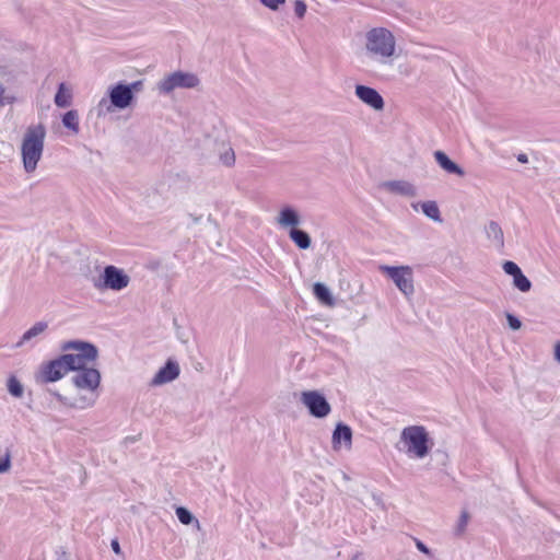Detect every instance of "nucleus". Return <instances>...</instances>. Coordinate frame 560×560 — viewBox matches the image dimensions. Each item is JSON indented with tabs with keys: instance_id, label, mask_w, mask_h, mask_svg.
<instances>
[{
	"instance_id": "nucleus-1",
	"label": "nucleus",
	"mask_w": 560,
	"mask_h": 560,
	"mask_svg": "<svg viewBox=\"0 0 560 560\" xmlns=\"http://www.w3.org/2000/svg\"><path fill=\"white\" fill-rule=\"evenodd\" d=\"M364 54L376 66L392 67L397 58L394 34L385 27L370 30L365 34Z\"/></svg>"
},
{
	"instance_id": "nucleus-2",
	"label": "nucleus",
	"mask_w": 560,
	"mask_h": 560,
	"mask_svg": "<svg viewBox=\"0 0 560 560\" xmlns=\"http://www.w3.org/2000/svg\"><path fill=\"white\" fill-rule=\"evenodd\" d=\"M45 137L46 128L43 124L27 127L21 144L22 161L26 173H33L37 168L44 151Z\"/></svg>"
},
{
	"instance_id": "nucleus-3",
	"label": "nucleus",
	"mask_w": 560,
	"mask_h": 560,
	"mask_svg": "<svg viewBox=\"0 0 560 560\" xmlns=\"http://www.w3.org/2000/svg\"><path fill=\"white\" fill-rule=\"evenodd\" d=\"M61 350L68 369L72 372L81 371V369H90V364L94 363L98 351L95 346L84 341H68L62 343Z\"/></svg>"
},
{
	"instance_id": "nucleus-4",
	"label": "nucleus",
	"mask_w": 560,
	"mask_h": 560,
	"mask_svg": "<svg viewBox=\"0 0 560 560\" xmlns=\"http://www.w3.org/2000/svg\"><path fill=\"white\" fill-rule=\"evenodd\" d=\"M400 441L405 444L409 456L423 458L430 451L429 433L423 425H409L402 429Z\"/></svg>"
},
{
	"instance_id": "nucleus-5",
	"label": "nucleus",
	"mask_w": 560,
	"mask_h": 560,
	"mask_svg": "<svg viewBox=\"0 0 560 560\" xmlns=\"http://www.w3.org/2000/svg\"><path fill=\"white\" fill-rule=\"evenodd\" d=\"M51 394L65 407L79 410L92 408L98 398V390H88L85 387H73L66 394L59 392H51Z\"/></svg>"
},
{
	"instance_id": "nucleus-6",
	"label": "nucleus",
	"mask_w": 560,
	"mask_h": 560,
	"mask_svg": "<svg viewBox=\"0 0 560 560\" xmlns=\"http://www.w3.org/2000/svg\"><path fill=\"white\" fill-rule=\"evenodd\" d=\"M129 283L130 277L122 269L114 265L106 266L100 277L92 279V284L97 291H121Z\"/></svg>"
},
{
	"instance_id": "nucleus-7",
	"label": "nucleus",
	"mask_w": 560,
	"mask_h": 560,
	"mask_svg": "<svg viewBox=\"0 0 560 560\" xmlns=\"http://www.w3.org/2000/svg\"><path fill=\"white\" fill-rule=\"evenodd\" d=\"M200 79L192 72L174 71L164 75L156 84L159 93L168 95L176 89H196Z\"/></svg>"
},
{
	"instance_id": "nucleus-8",
	"label": "nucleus",
	"mask_w": 560,
	"mask_h": 560,
	"mask_svg": "<svg viewBox=\"0 0 560 560\" xmlns=\"http://www.w3.org/2000/svg\"><path fill=\"white\" fill-rule=\"evenodd\" d=\"M380 270L387 275L396 284L398 290L406 296L411 298L415 293L413 272L409 266H381Z\"/></svg>"
},
{
	"instance_id": "nucleus-9",
	"label": "nucleus",
	"mask_w": 560,
	"mask_h": 560,
	"mask_svg": "<svg viewBox=\"0 0 560 560\" xmlns=\"http://www.w3.org/2000/svg\"><path fill=\"white\" fill-rule=\"evenodd\" d=\"M300 400L307 408L311 416L315 418H325L331 411V407L325 396L317 390L302 392Z\"/></svg>"
},
{
	"instance_id": "nucleus-10",
	"label": "nucleus",
	"mask_w": 560,
	"mask_h": 560,
	"mask_svg": "<svg viewBox=\"0 0 560 560\" xmlns=\"http://www.w3.org/2000/svg\"><path fill=\"white\" fill-rule=\"evenodd\" d=\"M70 370L63 357L51 360L40 365L38 373L36 374L37 383H52L62 378Z\"/></svg>"
},
{
	"instance_id": "nucleus-11",
	"label": "nucleus",
	"mask_w": 560,
	"mask_h": 560,
	"mask_svg": "<svg viewBox=\"0 0 560 560\" xmlns=\"http://www.w3.org/2000/svg\"><path fill=\"white\" fill-rule=\"evenodd\" d=\"M73 387H85V389L98 390L101 385V373L95 368L81 369L73 372L71 376Z\"/></svg>"
},
{
	"instance_id": "nucleus-12",
	"label": "nucleus",
	"mask_w": 560,
	"mask_h": 560,
	"mask_svg": "<svg viewBox=\"0 0 560 560\" xmlns=\"http://www.w3.org/2000/svg\"><path fill=\"white\" fill-rule=\"evenodd\" d=\"M107 95L118 110L128 108L135 101V95L130 93L127 83L122 82L110 85L107 89Z\"/></svg>"
},
{
	"instance_id": "nucleus-13",
	"label": "nucleus",
	"mask_w": 560,
	"mask_h": 560,
	"mask_svg": "<svg viewBox=\"0 0 560 560\" xmlns=\"http://www.w3.org/2000/svg\"><path fill=\"white\" fill-rule=\"evenodd\" d=\"M355 96L374 110H383L385 103L382 95L373 88L358 84L354 89Z\"/></svg>"
},
{
	"instance_id": "nucleus-14",
	"label": "nucleus",
	"mask_w": 560,
	"mask_h": 560,
	"mask_svg": "<svg viewBox=\"0 0 560 560\" xmlns=\"http://www.w3.org/2000/svg\"><path fill=\"white\" fill-rule=\"evenodd\" d=\"M381 188L385 190L386 192L412 198L417 196V188L416 186L408 182V180H387L381 184Z\"/></svg>"
},
{
	"instance_id": "nucleus-15",
	"label": "nucleus",
	"mask_w": 560,
	"mask_h": 560,
	"mask_svg": "<svg viewBox=\"0 0 560 560\" xmlns=\"http://www.w3.org/2000/svg\"><path fill=\"white\" fill-rule=\"evenodd\" d=\"M179 365L173 360H168L166 364L161 368L151 380V386H161L176 380L179 375Z\"/></svg>"
},
{
	"instance_id": "nucleus-16",
	"label": "nucleus",
	"mask_w": 560,
	"mask_h": 560,
	"mask_svg": "<svg viewBox=\"0 0 560 560\" xmlns=\"http://www.w3.org/2000/svg\"><path fill=\"white\" fill-rule=\"evenodd\" d=\"M276 222L283 229H298L301 224V217L294 208L285 206L279 211Z\"/></svg>"
},
{
	"instance_id": "nucleus-17",
	"label": "nucleus",
	"mask_w": 560,
	"mask_h": 560,
	"mask_svg": "<svg viewBox=\"0 0 560 560\" xmlns=\"http://www.w3.org/2000/svg\"><path fill=\"white\" fill-rule=\"evenodd\" d=\"M352 443V431L350 427L338 423L332 433L334 450H339L343 444L346 448H350Z\"/></svg>"
},
{
	"instance_id": "nucleus-18",
	"label": "nucleus",
	"mask_w": 560,
	"mask_h": 560,
	"mask_svg": "<svg viewBox=\"0 0 560 560\" xmlns=\"http://www.w3.org/2000/svg\"><path fill=\"white\" fill-rule=\"evenodd\" d=\"M434 159L439 166L448 174H455L459 177L465 176V171L443 151H435L433 153Z\"/></svg>"
},
{
	"instance_id": "nucleus-19",
	"label": "nucleus",
	"mask_w": 560,
	"mask_h": 560,
	"mask_svg": "<svg viewBox=\"0 0 560 560\" xmlns=\"http://www.w3.org/2000/svg\"><path fill=\"white\" fill-rule=\"evenodd\" d=\"M487 238L491 242L492 246L502 249L504 246V234L500 224L495 221H490L485 226Z\"/></svg>"
},
{
	"instance_id": "nucleus-20",
	"label": "nucleus",
	"mask_w": 560,
	"mask_h": 560,
	"mask_svg": "<svg viewBox=\"0 0 560 560\" xmlns=\"http://www.w3.org/2000/svg\"><path fill=\"white\" fill-rule=\"evenodd\" d=\"M412 208L417 211L418 207H421L422 212L424 215H427L429 219L441 222V212L435 201L429 200L421 203H412Z\"/></svg>"
},
{
	"instance_id": "nucleus-21",
	"label": "nucleus",
	"mask_w": 560,
	"mask_h": 560,
	"mask_svg": "<svg viewBox=\"0 0 560 560\" xmlns=\"http://www.w3.org/2000/svg\"><path fill=\"white\" fill-rule=\"evenodd\" d=\"M54 101L56 106L60 108L70 106L72 101L71 89L67 86L66 83H60Z\"/></svg>"
},
{
	"instance_id": "nucleus-22",
	"label": "nucleus",
	"mask_w": 560,
	"mask_h": 560,
	"mask_svg": "<svg viewBox=\"0 0 560 560\" xmlns=\"http://www.w3.org/2000/svg\"><path fill=\"white\" fill-rule=\"evenodd\" d=\"M289 237L300 249H307L311 247V236L303 230L291 229L289 231Z\"/></svg>"
},
{
	"instance_id": "nucleus-23",
	"label": "nucleus",
	"mask_w": 560,
	"mask_h": 560,
	"mask_svg": "<svg viewBox=\"0 0 560 560\" xmlns=\"http://www.w3.org/2000/svg\"><path fill=\"white\" fill-rule=\"evenodd\" d=\"M313 292L320 303L327 306H332L335 304L334 298L325 284L320 282L315 283L313 287Z\"/></svg>"
},
{
	"instance_id": "nucleus-24",
	"label": "nucleus",
	"mask_w": 560,
	"mask_h": 560,
	"mask_svg": "<svg viewBox=\"0 0 560 560\" xmlns=\"http://www.w3.org/2000/svg\"><path fill=\"white\" fill-rule=\"evenodd\" d=\"M118 110L115 105H113L112 100L108 95L103 96L95 106L96 116L98 118L105 117L108 114H113Z\"/></svg>"
},
{
	"instance_id": "nucleus-25",
	"label": "nucleus",
	"mask_w": 560,
	"mask_h": 560,
	"mask_svg": "<svg viewBox=\"0 0 560 560\" xmlns=\"http://www.w3.org/2000/svg\"><path fill=\"white\" fill-rule=\"evenodd\" d=\"M47 329V324L44 322H38L35 325H33L28 330H26L21 340L18 342V346H22L24 342L30 341L31 339L37 337L38 335L43 334Z\"/></svg>"
},
{
	"instance_id": "nucleus-26",
	"label": "nucleus",
	"mask_w": 560,
	"mask_h": 560,
	"mask_svg": "<svg viewBox=\"0 0 560 560\" xmlns=\"http://www.w3.org/2000/svg\"><path fill=\"white\" fill-rule=\"evenodd\" d=\"M62 124L72 132H79V114L77 110H69L62 116Z\"/></svg>"
},
{
	"instance_id": "nucleus-27",
	"label": "nucleus",
	"mask_w": 560,
	"mask_h": 560,
	"mask_svg": "<svg viewBox=\"0 0 560 560\" xmlns=\"http://www.w3.org/2000/svg\"><path fill=\"white\" fill-rule=\"evenodd\" d=\"M175 513L182 524L189 525L191 523H195L196 527L200 529L199 521L186 508L179 506L176 509Z\"/></svg>"
},
{
	"instance_id": "nucleus-28",
	"label": "nucleus",
	"mask_w": 560,
	"mask_h": 560,
	"mask_svg": "<svg viewBox=\"0 0 560 560\" xmlns=\"http://www.w3.org/2000/svg\"><path fill=\"white\" fill-rule=\"evenodd\" d=\"M11 466V450L8 446L0 445V474L8 472Z\"/></svg>"
},
{
	"instance_id": "nucleus-29",
	"label": "nucleus",
	"mask_w": 560,
	"mask_h": 560,
	"mask_svg": "<svg viewBox=\"0 0 560 560\" xmlns=\"http://www.w3.org/2000/svg\"><path fill=\"white\" fill-rule=\"evenodd\" d=\"M8 392L16 398H21L24 394V387L21 382L14 376H10L7 383Z\"/></svg>"
},
{
	"instance_id": "nucleus-30",
	"label": "nucleus",
	"mask_w": 560,
	"mask_h": 560,
	"mask_svg": "<svg viewBox=\"0 0 560 560\" xmlns=\"http://www.w3.org/2000/svg\"><path fill=\"white\" fill-rule=\"evenodd\" d=\"M220 162L226 166L232 167L235 164V153L231 147H225L219 155Z\"/></svg>"
},
{
	"instance_id": "nucleus-31",
	"label": "nucleus",
	"mask_w": 560,
	"mask_h": 560,
	"mask_svg": "<svg viewBox=\"0 0 560 560\" xmlns=\"http://www.w3.org/2000/svg\"><path fill=\"white\" fill-rule=\"evenodd\" d=\"M513 283L522 292L529 291L532 287L530 281L523 275L522 271L513 278Z\"/></svg>"
},
{
	"instance_id": "nucleus-32",
	"label": "nucleus",
	"mask_w": 560,
	"mask_h": 560,
	"mask_svg": "<svg viewBox=\"0 0 560 560\" xmlns=\"http://www.w3.org/2000/svg\"><path fill=\"white\" fill-rule=\"evenodd\" d=\"M503 270L508 275H511L513 278L522 271L521 268L513 261H505L503 264Z\"/></svg>"
},
{
	"instance_id": "nucleus-33",
	"label": "nucleus",
	"mask_w": 560,
	"mask_h": 560,
	"mask_svg": "<svg viewBox=\"0 0 560 560\" xmlns=\"http://www.w3.org/2000/svg\"><path fill=\"white\" fill-rule=\"evenodd\" d=\"M469 515L467 512H462L460 517L457 523L456 532L457 534H463L466 529V526L468 524Z\"/></svg>"
},
{
	"instance_id": "nucleus-34",
	"label": "nucleus",
	"mask_w": 560,
	"mask_h": 560,
	"mask_svg": "<svg viewBox=\"0 0 560 560\" xmlns=\"http://www.w3.org/2000/svg\"><path fill=\"white\" fill-rule=\"evenodd\" d=\"M294 12L298 18L302 19L304 18L306 13V4L303 0H296L294 2Z\"/></svg>"
},
{
	"instance_id": "nucleus-35",
	"label": "nucleus",
	"mask_w": 560,
	"mask_h": 560,
	"mask_svg": "<svg viewBox=\"0 0 560 560\" xmlns=\"http://www.w3.org/2000/svg\"><path fill=\"white\" fill-rule=\"evenodd\" d=\"M506 320L510 328L513 330H518L522 327L521 320L510 313L506 314Z\"/></svg>"
},
{
	"instance_id": "nucleus-36",
	"label": "nucleus",
	"mask_w": 560,
	"mask_h": 560,
	"mask_svg": "<svg viewBox=\"0 0 560 560\" xmlns=\"http://www.w3.org/2000/svg\"><path fill=\"white\" fill-rule=\"evenodd\" d=\"M285 0H260V2L269 8L270 10H278V8L280 7V4L284 3Z\"/></svg>"
},
{
	"instance_id": "nucleus-37",
	"label": "nucleus",
	"mask_w": 560,
	"mask_h": 560,
	"mask_svg": "<svg viewBox=\"0 0 560 560\" xmlns=\"http://www.w3.org/2000/svg\"><path fill=\"white\" fill-rule=\"evenodd\" d=\"M127 86L129 88L130 93L135 95V93L141 92L143 90V81L138 80L127 84Z\"/></svg>"
},
{
	"instance_id": "nucleus-38",
	"label": "nucleus",
	"mask_w": 560,
	"mask_h": 560,
	"mask_svg": "<svg viewBox=\"0 0 560 560\" xmlns=\"http://www.w3.org/2000/svg\"><path fill=\"white\" fill-rule=\"evenodd\" d=\"M416 547L424 555H430V549L420 540H416Z\"/></svg>"
},
{
	"instance_id": "nucleus-39",
	"label": "nucleus",
	"mask_w": 560,
	"mask_h": 560,
	"mask_svg": "<svg viewBox=\"0 0 560 560\" xmlns=\"http://www.w3.org/2000/svg\"><path fill=\"white\" fill-rule=\"evenodd\" d=\"M110 547H112L113 551H114L116 555H120V553H121V549H120V546H119L118 540H116V539L112 540V542H110Z\"/></svg>"
},
{
	"instance_id": "nucleus-40",
	"label": "nucleus",
	"mask_w": 560,
	"mask_h": 560,
	"mask_svg": "<svg viewBox=\"0 0 560 560\" xmlns=\"http://www.w3.org/2000/svg\"><path fill=\"white\" fill-rule=\"evenodd\" d=\"M553 357L555 360L560 363V342H557L553 347Z\"/></svg>"
},
{
	"instance_id": "nucleus-41",
	"label": "nucleus",
	"mask_w": 560,
	"mask_h": 560,
	"mask_svg": "<svg viewBox=\"0 0 560 560\" xmlns=\"http://www.w3.org/2000/svg\"><path fill=\"white\" fill-rule=\"evenodd\" d=\"M4 88L2 84H0V108L4 106V98H3Z\"/></svg>"
},
{
	"instance_id": "nucleus-42",
	"label": "nucleus",
	"mask_w": 560,
	"mask_h": 560,
	"mask_svg": "<svg viewBox=\"0 0 560 560\" xmlns=\"http://www.w3.org/2000/svg\"><path fill=\"white\" fill-rule=\"evenodd\" d=\"M3 98H4V105L12 104L15 101V97H13V96H3Z\"/></svg>"
},
{
	"instance_id": "nucleus-43",
	"label": "nucleus",
	"mask_w": 560,
	"mask_h": 560,
	"mask_svg": "<svg viewBox=\"0 0 560 560\" xmlns=\"http://www.w3.org/2000/svg\"><path fill=\"white\" fill-rule=\"evenodd\" d=\"M517 161L521 162V163H527V161H528L527 155L526 154H520L517 156Z\"/></svg>"
}]
</instances>
